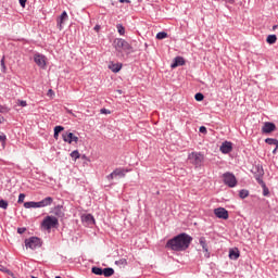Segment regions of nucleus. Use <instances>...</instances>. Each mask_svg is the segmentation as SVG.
<instances>
[{
	"label": "nucleus",
	"mask_w": 278,
	"mask_h": 278,
	"mask_svg": "<svg viewBox=\"0 0 278 278\" xmlns=\"http://www.w3.org/2000/svg\"><path fill=\"white\" fill-rule=\"evenodd\" d=\"M192 243V237L186 232L179 233L166 243V248L172 251H186Z\"/></svg>",
	"instance_id": "1"
},
{
	"label": "nucleus",
	"mask_w": 278,
	"mask_h": 278,
	"mask_svg": "<svg viewBox=\"0 0 278 278\" xmlns=\"http://www.w3.org/2000/svg\"><path fill=\"white\" fill-rule=\"evenodd\" d=\"M188 160L195 166V168H201L203 162H205V156L201 152H191L188 156Z\"/></svg>",
	"instance_id": "2"
},
{
	"label": "nucleus",
	"mask_w": 278,
	"mask_h": 278,
	"mask_svg": "<svg viewBox=\"0 0 278 278\" xmlns=\"http://www.w3.org/2000/svg\"><path fill=\"white\" fill-rule=\"evenodd\" d=\"M114 47L119 53L123 51H125V53H131L134 49L131 45H129V42H127L125 39H116L114 41Z\"/></svg>",
	"instance_id": "3"
},
{
	"label": "nucleus",
	"mask_w": 278,
	"mask_h": 278,
	"mask_svg": "<svg viewBox=\"0 0 278 278\" xmlns=\"http://www.w3.org/2000/svg\"><path fill=\"white\" fill-rule=\"evenodd\" d=\"M42 227L43 229H53L55 227H58L60 225V222L58 220V217L54 216H47L43 220H42Z\"/></svg>",
	"instance_id": "4"
},
{
	"label": "nucleus",
	"mask_w": 278,
	"mask_h": 278,
	"mask_svg": "<svg viewBox=\"0 0 278 278\" xmlns=\"http://www.w3.org/2000/svg\"><path fill=\"white\" fill-rule=\"evenodd\" d=\"M26 249H40L42 247V241L38 237H30L25 240Z\"/></svg>",
	"instance_id": "5"
},
{
	"label": "nucleus",
	"mask_w": 278,
	"mask_h": 278,
	"mask_svg": "<svg viewBox=\"0 0 278 278\" xmlns=\"http://www.w3.org/2000/svg\"><path fill=\"white\" fill-rule=\"evenodd\" d=\"M223 177H224V184L229 188H236V186H238V180L236 179V176L233 174L225 173Z\"/></svg>",
	"instance_id": "6"
},
{
	"label": "nucleus",
	"mask_w": 278,
	"mask_h": 278,
	"mask_svg": "<svg viewBox=\"0 0 278 278\" xmlns=\"http://www.w3.org/2000/svg\"><path fill=\"white\" fill-rule=\"evenodd\" d=\"M63 141L68 144H73V142H79V137L75 136L73 132H64L62 135Z\"/></svg>",
	"instance_id": "7"
},
{
	"label": "nucleus",
	"mask_w": 278,
	"mask_h": 278,
	"mask_svg": "<svg viewBox=\"0 0 278 278\" xmlns=\"http://www.w3.org/2000/svg\"><path fill=\"white\" fill-rule=\"evenodd\" d=\"M214 214L217 218H222L223 220H227V218H229V212L225 207L215 208Z\"/></svg>",
	"instance_id": "8"
},
{
	"label": "nucleus",
	"mask_w": 278,
	"mask_h": 278,
	"mask_svg": "<svg viewBox=\"0 0 278 278\" xmlns=\"http://www.w3.org/2000/svg\"><path fill=\"white\" fill-rule=\"evenodd\" d=\"M34 61L40 68H45V66H47V58L40 53L34 55Z\"/></svg>",
	"instance_id": "9"
},
{
	"label": "nucleus",
	"mask_w": 278,
	"mask_h": 278,
	"mask_svg": "<svg viewBox=\"0 0 278 278\" xmlns=\"http://www.w3.org/2000/svg\"><path fill=\"white\" fill-rule=\"evenodd\" d=\"M277 129V126L274 123L266 122L262 127L263 134H273Z\"/></svg>",
	"instance_id": "10"
},
{
	"label": "nucleus",
	"mask_w": 278,
	"mask_h": 278,
	"mask_svg": "<svg viewBox=\"0 0 278 278\" xmlns=\"http://www.w3.org/2000/svg\"><path fill=\"white\" fill-rule=\"evenodd\" d=\"M219 151L224 154L231 153V151H233V144L229 141H225L222 143Z\"/></svg>",
	"instance_id": "11"
},
{
	"label": "nucleus",
	"mask_w": 278,
	"mask_h": 278,
	"mask_svg": "<svg viewBox=\"0 0 278 278\" xmlns=\"http://www.w3.org/2000/svg\"><path fill=\"white\" fill-rule=\"evenodd\" d=\"M64 21H68V13L66 11H63L58 20V27L62 31V25H64Z\"/></svg>",
	"instance_id": "12"
},
{
	"label": "nucleus",
	"mask_w": 278,
	"mask_h": 278,
	"mask_svg": "<svg viewBox=\"0 0 278 278\" xmlns=\"http://www.w3.org/2000/svg\"><path fill=\"white\" fill-rule=\"evenodd\" d=\"M199 242L205 253V257H210V250L207 249V241L205 240V237H201Z\"/></svg>",
	"instance_id": "13"
},
{
	"label": "nucleus",
	"mask_w": 278,
	"mask_h": 278,
	"mask_svg": "<svg viewBox=\"0 0 278 278\" xmlns=\"http://www.w3.org/2000/svg\"><path fill=\"white\" fill-rule=\"evenodd\" d=\"M184 64H186V60L182 56H176L172 63V67L177 68V66H184Z\"/></svg>",
	"instance_id": "14"
},
{
	"label": "nucleus",
	"mask_w": 278,
	"mask_h": 278,
	"mask_svg": "<svg viewBox=\"0 0 278 278\" xmlns=\"http://www.w3.org/2000/svg\"><path fill=\"white\" fill-rule=\"evenodd\" d=\"M53 204V198L47 197L43 200L39 201V207H49Z\"/></svg>",
	"instance_id": "15"
},
{
	"label": "nucleus",
	"mask_w": 278,
	"mask_h": 278,
	"mask_svg": "<svg viewBox=\"0 0 278 278\" xmlns=\"http://www.w3.org/2000/svg\"><path fill=\"white\" fill-rule=\"evenodd\" d=\"M109 68L112 71V73H118L121 68H123V64L111 62L109 64Z\"/></svg>",
	"instance_id": "16"
},
{
	"label": "nucleus",
	"mask_w": 278,
	"mask_h": 278,
	"mask_svg": "<svg viewBox=\"0 0 278 278\" xmlns=\"http://www.w3.org/2000/svg\"><path fill=\"white\" fill-rule=\"evenodd\" d=\"M83 223H87V225H94V216L90 214L83 216Z\"/></svg>",
	"instance_id": "17"
},
{
	"label": "nucleus",
	"mask_w": 278,
	"mask_h": 278,
	"mask_svg": "<svg viewBox=\"0 0 278 278\" xmlns=\"http://www.w3.org/2000/svg\"><path fill=\"white\" fill-rule=\"evenodd\" d=\"M229 257L230 260H238L240 257V251L238 249H231L229 251Z\"/></svg>",
	"instance_id": "18"
},
{
	"label": "nucleus",
	"mask_w": 278,
	"mask_h": 278,
	"mask_svg": "<svg viewBox=\"0 0 278 278\" xmlns=\"http://www.w3.org/2000/svg\"><path fill=\"white\" fill-rule=\"evenodd\" d=\"M24 207L26 210H30L31 207L33 208H38V207H40V204H39V202H25Z\"/></svg>",
	"instance_id": "19"
},
{
	"label": "nucleus",
	"mask_w": 278,
	"mask_h": 278,
	"mask_svg": "<svg viewBox=\"0 0 278 278\" xmlns=\"http://www.w3.org/2000/svg\"><path fill=\"white\" fill-rule=\"evenodd\" d=\"M102 275H104V277H112V275H114V268L106 267L102 269Z\"/></svg>",
	"instance_id": "20"
},
{
	"label": "nucleus",
	"mask_w": 278,
	"mask_h": 278,
	"mask_svg": "<svg viewBox=\"0 0 278 278\" xmlns=\"http://www.w3.org/2000/svg\"><path fill=\"white\" fill-rule=\"evenodd\" d=\"M125 173H127V170L123 168H116L113 170V175H115V177H125Z\"/></svg>",
	"instance_id": "21"
},
{
	"label": "nucleus",
	"mask_w": 278,
	"mask_h": 278,
	"mask_svg": "<svg viewBox=\"0 0 278 278\" xmlns=\"http://www.w3.org/2000/svg\"><path fill=\"white\" fill-rule=\"evenodd\" d=\"M266 42L268 45H275V42H277V35H268Z\"/></svg>",
	"instance_id": "22"
},
{
	"label": "nucleus",
	"mask_w": 278,
	"mask_h": 278,
	"mask_svg": "<svg viewBox=\"0 0 278 278\" xmlns=\"http://www.w3.org/2000/svg\"><path fill=\"white\" fill-rule=\"evenodd\" d=\"M266 144H270L276 147V149H278V140L277 139H273V138H267L265 139Z\"/></svg>",
	"instance_id": "23"
},
{
	"label": "nucleus",
	"mask_w": 278,
	"mask_h": 278,
	"mask_svg": "<svg viewBox=\"0 0 278 278\" xmlns=\"http://www.w3.org/2000/svg\"><path fill=\"white\" fill-rule=\"evenodd\" d=\"M164 38H168V34L166 31H160L156 34L157 40H164Z\"/></svg>",
	"instance_id": "24"
},
{
	"label": "nucleus",
	"mask_w": 278,
	"mask_h": 278,
	"mask_svg": "<svg viewBox=\"0 0 278 278\" xmlns=\"http://www.w3.org/2000/svg\"><path fill=\"white\" fill-rule=\"evenodd\" d=\"M116 28H117L119 36H125V26H123V24H117Z\"/></svg>",
	"instance_id": "25"
},
{
	"label": "nucleus",
	"mask_w": 278,
	"mask_h": 278,
	"mask_svg": "<svg viewBox=\"0 0 278 278\" xmlns=\"http://www.w3.org/2000/svg\"><path fill=\"white\" fill-rule=\"evenodd\" d=\"M0 271L5 273L7 275H10L11 277L14 275L12 270L8 269L5 266L0 264Z\"/></svg>",
	"instance_id": "26"
},
{
	"label": "nucleus",
	"mask_w": 278,
	"mask_h": 278,
	"mask_svg": "<svg viewBox=\"0 0 278 278\" xmlns=\"http://www.w3.org/2000/svg\"><path fill=\"white\" fill-rule=\"evenodd\" d=\"M239 197H240V199H247V197H249V190H247V189L240 190Z\"/></svg>",
	"instance_id": "27"
},
{
	"label": "nucleus",
	"mask_w": 278,
	"mask_h": 278,
	"mask_svg": "<svg viewBox=\"0 0 278 278\" xmlns=\"http://www.w3.org/2000/svg\"><path fill=\"white\" fill-rule=\"evenodd\" d=\"M53 213L55 214V216H64V213L62 212V206H56L54 207Z\"/></svg>",
	"instance_id": "28"
},
{
	"label": "nucleus",
	"mask_w": 278,
	"mask_h": 278,
	"mask_svg": "<svg viewBox=\"0 0 278 278\" xmlns=\"http://www.w3.org/2000/svg\"><path fill=\"white\" fill-rule=\"evenodd\" d=\"M91 273H93V275H103V268L92 267Z\"/></svg>",
	"instance_id": "29"
},
{
	"label": "nucleus",
	"mask_w": 278,
	"mask_h": 278,
	"mask_svg": "<svg viewBox=\"0 0 278 278\" xmlns=\"http://www.w3.org/2000/svg\"><path fill=\"white\" fill-rule=\"evenodd\" d=\"M116 266H127V261L125 258H121L115 262Z\"/></svg>",
	"instance_id": "30"
},
{
	"label": "nucleus",
	"mask_w": 278,
	"mask_h": 278,
	"mask_svg": "<svg viewBox=\"0 0 278 278\" xmlns=\"http://www.w3.org/2000/svg\"><path fill=\"white\" fill-rule=\"evenodd\" d=\"M71 157H73L74 160H79V157H80L79 151L74 150V151L71 153Z\"/></svg>",
	"instance_id": "31"
},
{
	"label": "nucleus",
	"mask_w": 278,
	"mask_h": 278,
	"mask_svg": "<svg viewBox=\"0 0 278 278\" xmlns=\"http://www.w3.org/2000/svg\"><path fill=\"white\" fill-rule=\"evenodd\" d=\"M194 99L195 101H203V99H205V96H203V93L201 92H198L195 93Z\"/></svg>",
	"instance_id": "32"
},
{
	"label": "nucleus",
	"mask_w": 278,
	"mask_h": 278,
	"mask_svg": "<svg viewBox=\"0 0 278 278\" xmlns=\"http://www.w3.org/2000/svg\"><path fill=\"white\" fill-rule=\"evenodd\" d=\"M262 188H263V197H268V194H270L268 187H266V185H263Z\"/></svg>",
	"instance_id": "33"
},
{
	"label": "nucleus",
	"mask_w": 278,
	"mask_h": 278,
	"mask_svg": "<svg viewBox=\"0 0 278 278\" xmlns=\"http://www.w3.org/2000/svg\"><path fill=\"white\" fill-rule=\"evenodd\" d=\"M256 181H257V184H260L261 187L266 186V182H264V179H262L261 176L256 177Z\"/></svg>",
	"instance_id": "34"
},
{
	"label": "nucleus",
	"mask_w": 278,
	"mask_h": 278,
	"mask_svg": "<svg viewBox=\"0 0 278 278\" xmlns=\"http://www.w3.org/2000/svg\"><path fill=\"white\" fill-rule=\"evenodd\" d=\"M0 207H1L2 210H5V208L8 207V201H5V200H0Z\"/></svg>",
	"instance_id": "35"
},
{
	"label": "nucleus",
	"mask_w": 278,
	"mask_h": 278,
	"mask_svg": "<svg viewBox=\"0 0 278 278\" xmlns=\"http://www.w3.org/2000/svg\"><path fill=\"white\" fill-rule=\"evenodd\" d=\"M61 131H64V127L63 126H55L54 127V132L55 134H60Z\"/></svg>",
	"instance_id": "36"
},
{
	"label": "nucleus",
	"mask_w": 278,
	"mask_h": 278,
	"mask_svg": "<svg viewBox=\"0 0 278 278\" xmlns=\"http://www.w3.org/2000/svg\"><path fill=\"white\" fill-rule=\"evenodd\" d=\"M24 201H25V193H21V194L18 195L17 203H24Z\"/></svg>",
	"instance_id": "37"
},
{
	"label": "nucleus",
	"mask_w": 278,
	"mask_h": 278,
	"mask_svg": "<svg viewBox=\"0 0 278 278\" xmlns=\"http://www.w3.org/2000/svg\"><path fill=\"white\" fill-rule=\"evenodd\" d=\"M199 131L200 134H207V128L205 126H201Z\"/></svg>",
	"instance_id": "38"
},
{
	"label": "nucleus",
	"mask_w": 278,
	"mask_h": 278,
	"mask_svg": "<svg viewBox=\"0 0 278 278\" xmlns=\"http://www.w3.org/2000/svg\"><path fill=\"white\" fill-rule=\"evenodd\" d=\"M18 103H20V105H21L22 108H27V101H25V100H20Z\"/></svg>",
	"instance_id": "39"
},
{
	"label": "nucleus",
	"mask_w": 278,
	"mask_h": 278,
	"mask_svg": "<svg viewBox=\"0 0 278 278\" xmlns=\"http://www.w3.org/2000/svg\"><path fill=\"white\" fill-rule=\"evenodd\" d=\"M114 177H116V175L113 173H111L110 175L106 176V179H109V181H112V179H114Z\"/></svg>",
	"instance_id": "40"
},
{
	"label": "nucleus",
	"mask_w": 278,
	"mask_h": 278,
	"mask_svg": "<svg viewBox=\"0 0 278 278\" xmlns=\"http://www.w3.org/2000/svg\"><path fill=\"white\" fill-rule=\"evenodd\" d=\"M25 231H27V228L23 227V228H17V233L23 235L25 233Z\"/></svg>",
	"instance_id": "41"
},
{
	"label": "nucleus",
	"mask_w": 278,
	"mask_h": 278,
	"mask_svg": "<svg viewBox=\"0 0 278 278\" xmlns=\"http://www.w3.org/2000/svg\"><path fill=\"white\" fill-rule=\"evenodd\" d=\"M100 113L101 114H111L110 110H108V109H101Z\"/></svg>",
	"instance_id": "42"
},
{
	"label": "nucleus",
	"mask_w": 278,
	"mask_h": 278,
	"mask_svg": "<svg viewBox=\"0 0 278 278\" xmlns=\"http://www.w3.org/2000/svg\"><path fill=\"white\" fill-rule=\"evenodd\" d=\"M7 137L4 134H0V142H5Z\"/></svg>",
	"instance_id": "43"
},
{
	"label": "nucleus",
	"mask_w": 278,
	"mask_h": 278,
	"mask_svg": "<svg viewBox=\"0 0 278 278\" xmlns=\"http://www.w3.org/2000/svg\"><path fill=\"white\" fill-rule=\"evenodd\" d=\"M18 2H20V5L25 8V4L27 3V0H18Z\"/></svg>",
	"instance_id": "44"
},
{
	"label": "nucleus",
	"mask_w": 278,
	"mask_h": 278,
	"mask_svg": "<svg viewBox=\"0 0 278 278\" xmlns=\"http://www.w3.org/2000/svg\"><path fill=\"white\" fill-rule=\"evenodd\" d=\"M1 67L5 70V59H1Z\"/></svg>",
	"instance_id": "45"
},
{
	"label": "nucleus",
	"mask_w": 278,
	"mask_h": 278,
	"mask_svg": "<svg viewBox=\"0 0 278 278\" xmlns=\"http://www.w3.org/2000/svg\"><path fill=\"white\" fill-rule=\"evenodd\" d=\"M2 123H5V118L0 115V125H1Z\"/></svg>",
	"instance_id": "46"
},
{
	"label": "nucleus",
	"mask_w": 278,
	"mask_h": 278,
	"mask_svg": "<svg viewBox=\"0 0 278 278\" xmlns=\"http://www.w3.org/2000/svg\"><path fill=\"white\" fill-rule=\"evenodd\" d=\"M131 1L129 0H119V3H130Z\"/></svg>",
	"instance_id": "47"
},
{
	"label": "nucleus",
	"mask_w": 278,
	"mask_h": 278,
	"mask_svg": "<svg viewBox=\"0 0 278 278\" xmlns=\"http://www.w3.org/2000/svg\"><path fill=\"white\" fill-rule=\"evenodd\" d=\"M99 29H101V26L100 25H96L94 26V31H99Z\"/></svg>",
	"instance_id": "48"
},
{
	"label": "nucleus",
	"mask_w": 278,
	"mask_h": 278,
	"mask_svg": "<svg viewBox=\"0 0 278 278\" xmlns=\"http://www.w3.org/2000/svg\"><path fill=\"white\" fill-rule=\"evenodd\" d=\"M58 138H60V134L59 132H54V139L58 140Z\"/></svg>",
	"instance_id": "49"
},
{
	"label": "nucleus",
	"mask_w": 278,
	"mask_h": 278,
	"mask_svg": "<svg viewBox=\"0 0 278 278\" xmlns=\"http://www.w3.org/2000/svg\"><path fill=\"white\" fill-rule=\"evenodd\" d=\"M277 27H278L277 25H274L273 26V30L275 31V29H277Z\"/></svg>",
	"instance_id": "50"
},
{
	"label": "nucleus",
	"mask_w": 278,
	"mask_h": 278,
	"mask_svg": "<svg viewBox=\"0 0 278 278\" xmlns=\"http://www.w3.org/2000/svg\"><path fill=\"white\" fill-rule=\"evenodd\" d=\"M273 153H277V148L274 149Z\"/></svg>",
	"instance_id": "51"
},
{
	"label": "nucleus",
	"mask_w": 278,
	"mask_h": 278,
	"mask_svg": "<svg viewBox=\"0 0 278 278\" xmlns=\"http://www.w3.org/2000/svg\"><path fill=\"white\" fill-rule=\"evenodd\" d=\"M49 92L51 93V92H53V90L50 89Z\"/></svg>",
	"instance_id": "52"
}]
</instances>
